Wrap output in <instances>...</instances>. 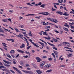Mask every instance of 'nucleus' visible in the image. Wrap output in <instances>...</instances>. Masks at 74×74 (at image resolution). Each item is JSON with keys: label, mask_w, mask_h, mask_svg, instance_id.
<instances>
[{"label": "nucleus", "mask_w": 74, "mask_h": 74, "mask_svg": "<svg viewBox=\"0 0 74 74\" xmlns=\"http://www.w3.org/2000/svg\"><path fill=\"white\" fill-rule=\"evenodd\" d=\"M2 70L3 71H6V70H7V69H2Z\"/></svg>", "instance_id": "54"}, {"label": "nucleus", "mask_w": 74, "mask_h": 74, "mask_svg": "<svg viewBox=\"0 0 74 74\" xmlns=\"http://www.w3.org/2000/svg\"><path fill=\"white\" fill-rule=\"evenodd\" d=\"M43 58L44 59H46L47 58L46 56H44L43 57Z\"/></svg>", "instance_id": "58"}, {"label": "nucleus", "mask_w": 74, "mask_h": 74, "mask_svg": "<svg viewBox=\"0 0 74 74\" xmlns=\"http://www.w3.org/2000/svg\"><path fill=\"white\" fill-rule=\"evenodd\" d=\"M48 60L49 61H52V58L51 57L50 58H49Z\"/></svg>", "instance_id": "42"}, {"label": "nucleus", "mask_w": 74, "mask_h": 74, "mask_svg": "<svg viewBox=\"0 0 74 74\" xmlns=\"http://www.w3.org/2000/svg\"><path fill=\"white\" fill-rule=\"evenodd\" d=\"M53 48L54 49H55V50H58V49L56 47H53Z\"/></svg>", "instance_id": "39"}, {"label": "nucleus", "mask_w": 74, "mask_h": 74, "mask_svg": "<svg viewBox=\"0 0 74 74\" xmlns=\"http://www.w3.org/2000/svg\"><path fill=\"white\" fill-rule=\"evenodd\" d=\"M40 64H42V65H44V64H45V62H42Z\"/></svg>", "instance_id": "51"}, {"label": "nucleus", "mask_w": 74, "mask_h": 74, "mask_svg": "<svg viewBox=\"0 0 74 74\" xmlns=\"http://www.w3.org/2000/svg\"><path fill=\"white\" fill-rule=\"evenodd\" d=\"M17 73H19V74H22V73H21V71L19 70L18 69L17 71Z\"/></svg>", "instance_id": "25"}, {"label": "nucleus", "mask_w": 74, "mask_h": 74, "mask_svg": "<svg viewBox=\"0 0 74 74\" xmlns=\"http://www.w3.org/2000/svg\"><path fill=\"white\" fill-rule=\"evenodd\" d=\"M20 63L21 65V66H23V63L22 61H20Z\"/></svg>", "instance_id": "28"}, {"label": "nucleus", "mask_w": 74, "mask_h": 74, "mask_svg": "<svg viewBox=\"0 0 74 74\" xmlns=\"http://www.w3.org/2000/svg\"><path fill=\"white\" fill-rule=\"evenodd\" d=\"M27 5H31V6H32V5H31L30 4V3H27Z\"/></svg>", "instance_id": "47"}, {"label": "nucleus", "mask_w": 74, "mask_h": 74, "mask_svg": "<svg viewBox=\"0 0 74 74\" xmlns=\"http://www.w3.org/2000/svg\"><path fill=\"white\" fill-rule=\"evenodd\" d=\"M47 42L48 44H49V45H51V46H52V47H55V45L53 44H51V43H49L48 42Z\"/></svg>", "instance_id": "9"}, {"label": "nucleus", "mask_w": 74, "mask_h": 74, "mask_svg": "<svg viewBox=\"0 0 74 74\" xmlns=\"http://www.w3.org/2000/svg\"><path fill=\"white\" fill-rule=\"evenodd\" d=\"M43 65H42V64H40V67L41 68H43Z\"/></svg>", "instance_id": "53"}, {"label": "nucleus", "mask_w": 74, "mask_h": 74, "mask_svg": "<svg viewBox=\"0 0 74 74\" xmlns=\"http://www.w3.org/2000/svg\"><path fill=\"white\" fill-rule=\"evenodd\" d=\"M63 15H65V16H69V14H67V13L66 12H65L63 14Z\"/></svg>", "instance_id": "10"}, {"label": "nucleus", "mask_w": 74, "mask_h": 74, "mask_svg": "<svg viewBox=\"0 0 74 74\" xmlns=\"http://www.w3.org/2000/svg\"><path fill=\"white\" fill-rule=\"evenodd\" d=\"M46 27V29H48V28H50L51 26H49L47 27Z\"/></svg>", "instance_id": "52"}, {"label": "nucleus", "mask_w": 74, "mask_h": 74, "mask_svg": "<svg viewBox=\"0 0 74 74\" xmlns=\"http://www.w3.org/2000/svg\"><path fill=\"white\" fill-rule=\"evenodd\" d=\"M34 46H35L36 47H37V48H39V47L38 46V45H37L35 43H34V44L33 45Z\"/></svg>", "instance_id": "26"}, {"label": "nucleus", "mask_w": 74, "mask_h": 74, "mask_svg": "<svg viewBox=\"0 0 74 74\" xmlns=\"http://www.w3.org/2000/svg\"><path fill=\"white\" fill-rule=\"evenodd\" d=\"M13 69H14V70H16V71L18 70V69H17V68H16V67H13Z\"/></svg>", "instance_id": "36"}, {"label": "nucleus", "mask_w": 74, "mask_h": 74, "mask_svg": "<svg viewBox=\"0 0 74 74\" xmlns=\"http://www.w3.org/2000/svg\"><path fill=\"white\" fill-rule=\"evenodd\" d=\"M38 42L39 43V44H41V45H42L43 47H44V44L43 43H42L40 42Z\"/></svg>", "instance_id": "18"}, {"label": "nucleus", "mask_w": 74, "mask_h": 74, "mask_svg": "<svg viewBox=\"0 0 74 74\" xmlns=\"http://www.w3.org/2000/svg\"><path fill=\"white\" fill-rule=\"evenodd\" d=\"M24 58H28V56H23Z\"/></svg>", "instance_id": "56"}, {"label": "nucleus", "mask_w": 74, "mask_h": 74, "mask_svg": "<svg viewBox=\"0 0 74 74\" xmlns=\"http://www.w3.org/2000/svg\"><path fill=\"white\" fill-rule=\"evenodd\" d=\"M36 72L38 74H41V73H42V72H41V71L38 70H36Z\"/></svg>", "instance_id": "5"}, {"label": "nucleus", "mask_w": 74, "mask_h": 74, "mask_svg": "<svg viewBox=\"0 0 74 74\" xmlns=\"http://www.w3.org/2000/svg\"><path fill=\"white\" fill-rule=\"evenodd\" d=\"M45 15H49V13L47 12H45Z\"/></svg>", "instance_id": "34"}, {"label": "nucleus", "mask_w": 74, "mask_h": 74, "mask_svg": "<svg viewBox=\"0 0 74 74\" xmlns=\"http://www.w3.org/2000/svg\"><path fill=\"white\" fill-rule=\"evenodd\" d=\"M72 55V53L69 54L68 56V58H70Z\"/></svg>", "instance_id": "22"}, {"label": "nucleus", "mask_w": 74, "mask_h": 74, "mask_svg": "<svg viewBox=\"0 0 74 74\" xmlns=\"http://www.w3.org/2000/svg\"><path fill=\"white\" fill-rule=\"evenodd\" d=\"M43 52H46V53H48V52L46 51V50H43Z\"/></svg>", "instance_id": "62"}, {"label": "nucleus", "mask_w": 74, "mask_h": 74, "mask_svg": "<svg viewBox=\"0 0 74 74\" xmlns=\"http://www.w3.org/2000/svg\"><path fill=\"white\" fill-rule=\"evenodd\" d=\"M23 72L25 73H28V74H33V73L32 71H24L23 70H22Z\"/></svg>", "instance_id": "1"}, {"label": "nucleus", "mask_w": 74, "mask_h": 74, "mask_svg": "<svg viewBox=\"0 0 74 74\" xmlns=\"http://www.w3.org/2000/svg\"><path fill=\"white\" fill-rule=\"evenodd\" d=\"M30 15H31V16H34V15H35V14H29L26 15V16H30Z\"/></svg>", "instance_id": "16"}, {"label": "nucleus", "mask_w": 74, "mask_h": 74, "mask_svg": "<svg viewBox=\"0 0 74 74\" xmlns=\"http://www.w3.org/2000/svg\"><path fill=\"white\" fill-rule=\"evenodd\" d=\"M53 52L54 53L55 55H58V52H57V51H54Z\"/></svg>", "instance_id": "17"}, {"label": "nucleus", "mask_w": 74, "mask_h": 74, "mask_svg": "<svg viewBox=\"0 0 74 74\" xmlns=\"http://www.w3.org/2000/svg\"><path fill=\"white\" fill-rule=\"evenodd\" d=\"M36 60H37V62H41L42 60L39 57H36Z\"/></svg>", "instance_id": "3"}, {"label": "nucleus", "mask_w": 74, "mask_h": 74, "mask_svg": "<svg viewBox=\"0 0 74 74\" xmlns=\"http://www.w3.org/2000/svg\"><path fill=\"white\" fill-rule=\"evenodd\" d=\"M29 36H33V35L32 34L31 31H30L29 32Z\"/></svg>", "instance_id": "11"}, {"label": "nucleus", "mask_w": 74, "mask_h": 74, "mask_svg": "<svg viewBox=\"0 0 74 74\" xmlns=\"http://www.w3.org/2000/svg\"><path fill=\"white\" fill-rule=\"evenodd\" d=\"M58 2L59 3H63V0H58Z\"/></svg>", "instance_id": "15"}, {"label": "nucleus", "mask_w": 74, "mask_h": 74, "mask_svg": "<svg viewBox=\"0 0 74 74\" xmlns=\"http://www.w3.org/2000/svg\"><path fill=\"white\" fill-rule=\"evenodd\" d=\"M19 27H21V28H23L24 26L23 25H21L19 26Z\"/></svg>", "instance_id": "32"}, {"label": "nucleus", "mask_w": 74, "mask_h": 74, "mask_svg": "<svg viewBox=\"0 0 74 74\" xmlns=\"http://www.w3.org/2000/svg\"><path fill=\"white\" fill-rule=\"evenodd\" d=\"M51 10H52V11H56V10L55 9L53 8H52Z\"/></svg>", "instance_id": "49"}, {"label": "nucleus", "mask_w": 74, "mask_h": 74, "mask_svg": "<svg viewBox=\"0 0 74 74\" xmlns=\"http://www.w3.org/2000/svg\"><path fill=\"white\" fill-rule=\"evenodd\" d=\"M61 67H65V65H61L60 66Z\"/></svg>", "instance_id": "55"}, {"label": "nucleus", "mask_w": 74, "mask_h": 74, "mask_svg": "<svg viewBox=\"0 0 74 74\" xmlns=\"http://www.w3.org/2000/svg\"><path fill=\"white\" fill-rule=\"evenodd\" d=\"M71 29H74V26H71Z\"/></svg>", "instance_id": "63"}, {"label": "nucleus", "mask_w": 74, "mask_h": 74, "mask_svg": "<svg viewBox=\"0 0 74 74\" xmlns=\"http://www.w3.org/2000/svg\"><path fill=\"white\" fill-rule=\"evenodd\" d=\"M52 71V69L49 70L47 71H46V73H47V72L48 73H49L50 72H51V71Z\"/></svg>", "instance_id": "24"}, {"label": "nucleus", "mask_w": 74, "mask_h": 74, "mask_svg": "<svg viewBox=\"0 0 74 74\" xmlns=\"http://www.w3.org/2000/svg\"><path fill=\"white\" fill-rule=\"evenodd\" d=\"M52 20H53V22H54V23H56V22H58L56 19L52 18Z\"/></svg>", "instance_id": "6"}, {"label": "nucleus", "mask_w": 74, "mask_h": 74, "mask_svg": "<svg viewBox=\"0 0 74 74\" xmlns=\"http://www.w3.org/2000/svg\"><path fill=\"white\" fill-rule=\"evenodd\" d=\"M63 29L64 30H65V31H66V32H69V29H68L67 28L63 27Z\"/></svg>", "instance_id": "7"}, {"label": "nucleus", "mask_w": 74, "mask_h": 74, "mask_svg": "<svg viewBox=\"0 0 74 74\" xmlns=\"http://www.w3.org/2000/svg\"><path fill=\"white\" fill-rule=\"evenodd\" d=\"M44 6L45 5L44 4H42L40 6L41 7H42V8H44Z\"/></svg>", "instance_id": "37"}, {"label": "nucleus", "mask_w": 74, "mask_h": 74, "mask_svg": "<svg viewBox=\"0 0 74 74\" xmlns=\"http://www.w3.org/2000/svg\"><path fill=\"white\" fill-rule=\"evenodd\" d=\"M3 60V62H5V63H7V64H11V62L9 61H6L5 60Z\"/></svg>", "instance_id": "2"}, {"label": "nucleus", "mask_w": 74, "mask_h": 74, "mask_svg": "<svg viewBox=\"0 0 74 74\" xmlns=\"http://www.w3.org/2000/svg\"><path fill=\"white\" fill-rule=\"evenodd\" d=\"M25 53H27V54H29V55H30V53L29 52H27V51H25Z\"/></svg>", "instance_id": "38"}, {"label": "nucleus", "mask_w": 74, "mask_h": 74, "mask_svg": "<svg viewBox=\"0 0 74 74\" xmlns=\"http://www.w3.org/2000/svg\"><path fill=\"white\" fill-rule=\"evenodd\" d=\"M0 66H3V64L1 63V62H0Z\"/></svg>", "instance_id": "64"}, {"label": "nucleus", "mask_w": 74, "mask_h": 74, "mask_svg": "<svg viewBox=\"0 0 74 74\" xmlns=\"http://www.w3.org/2000/svg\"><path fill=\"white\" fill-rule=\"evenodd\" d=\"M25 47V44H23L21 46H20V48H24Z\"/></svg>", "instance_id": "12"}, {"label": "nucleus", "mask_w": 74, "mask_h": 74, "mask_svg": "<svg viewBox=\"0 0 74 74\" xmlns=\"http://www.w3.org/2000/svg\"><path fill=\"white\" fill-rule=\"evenodd\" d=\"M10 41H12V42H14V39H10Z\"/></svg>", "instance_id": "59"}, {"label": "nucleus", "mask_w": 74, "mask_h": 74, "mask_svg": "<svg viewBox=\"0 0 74 74\" xmlns=\"http://www.w3.org/2000/svg\"><path fill=\"white\" fill-rule=\"evenodd\" d=\"M63 43H64V44H66L67 45L69 44V43L66 42H63Z\"/></svg>", "instance_id": "45"}, {"label": "nucleus", "mask_w": 74, "mask_h": 74, "mask_svg": "<svg viewBox=\"0 0 74 74\" xmlns=\"http://www.w3.org/2000/svg\"><path fill=\"white\" fill-rule=\"evenodd\" d=\"M10 65L7 64V65H6V67H10Z\"/></svg>", "instance_id": "57"}, {"label": "nucleus", "mask_w": 74, "mask_h": 74, "mask_svg": "<svg viewBox=\"0 0 74 74\" xmlns=\"http://www.w3.org/2000/svg\"><path fill=\"white\" fill-rule=\"evenodd\" d=\"M2 21L4 22H7V19H2Z\"/></svg>", "instance_id": "23"}, {"label": "nucleus", "mask_w": 74, "mask_h": 74, "mask_svg": "<svg viewBox=\"0 0 74 74\" xmlns=\"http://www.w3.org/2000/svg\"><path fill=\"white\" fill-rule=\"evenodd\" d=\"M50 66H51V65L49 66V65L48 64H47L45 66V67H48V68H49L50 67Z\"/></svg>", "instance_id": "27"}, {"label": "nucleus", "mask_w": 74, "mask_h": 74, "mask_svg": "<svg viewBox=\"0 0 74 74\" xmlns=\"http://www.w3.org/2000/svg\"><path fill=\"white\" fill-rule=\"evenodd\" d=\"M14 29H15L16 31V32H20V31H19L18 30V29H17L16 28V27L14 28Z\"/></svg>", "instance_id": "21"}, {"label": "nucleus", "mask_w": 74, "mask_h": 74, "mask_svg": "<svg viewBox=\"0 0 74 74\" xmlns=\"http://www.w3.org/2000/svg\"><path fill=\"white\" fill-rule=\"evenodd\" d=\"M44 38H45V39H47V40H51V38H50L49 36H48L47 37H44Z\"/></svg>", "instance_id": "13"}, {"label": "nucleus", "mask_w": 74, "mask_h": 74, "mask_svg": "<svg viewBox=\"0 0 74 74\" xmlns=\"http://www.w3.org/2000/svg\"><path fill=\"white\" fill-rule=\"evenodd\" d=\"M56 13H57V14H60V15H62V14H63V13H62V12H60V11H57L56 12Z\"/></svg>", "instance_id": "4"}, {"label": "nucleus", "mask_w": 74, "mask_h": 74, "mask_svg": "<svg viewBox=\"0 0 74 74\" xmlns=\"http://www.w3.org/2000/svg\"><path fill=\"white\" fill-rule=\"evenodd\" d=\"M10 71H11V72H12V73H13V74H15V72H14V71H13L11 69Z\"/></svg>", "instance_id": "41"}, {"label": "nucleus", "mask_w": 74, "mask_h": 74, "mask_svg": "<svg viewBox=\"0 0 74 74\" xmlns=\"http://www.w3.org/2000/svg\"><path fill=\"white\" fill-rule=\"evenodd\" d=\"M31 47H32V46H29L28 47H27V49H30V48H31Z\"/></svg>", "instance_id": "48"}, {"label": "nucleus", "mask_w": 74, "mask_h": 74, "mask_svg": "<svg viewBox=\"0 0 74 74\" xmlns=\"http://www.w3.org/2000/svg\"><path fill=\"white\" fill-rule=\"evenodd\" d=\"M0 32L1 33H4V31L1 29H0Z\"/></svg>", "instance_id": "46"}, {"label": "nucleus", "mask_w": 74, "mask_h": 74, "mask_svg": "<svg viewBox=\"0 0 74 74\" xmlns=\"http://www.w3.org/2000/svg\"><path fill=\"white\" fill-rule=\"evenodd\" d=\"M51 55L53 56V58H55V55L54 54V53H52Z\"/></svg>", "instance_id": "40"}, {"label": "nucleus", "mask_w": 74, "mask_h": 74, "mask_svg": "<svg viewBox=\"0 0 74 74\" xmlns=\"http://www.w3.org/2000/svg\"><path fill=\"white\" fill-rule=\"evenodd\" d=\"M25 41L27 44V47L28 46H29V42H28V41H27V40Z\"/></svg>", "instance_id": "33"}, {"label": "nucleus", "mask_w": 74, "mask_h": 74, "mask_svg": "<svg viewBox=\"0 0 74 74\" xmlns=\"http://www.w3.org/2000/svg\"><path fill=\"white\" fill-rule=\"evenodd\" d=\"M41 5V2H39V3L37 4H35L34 5L37 6V5Z\"/></svg>", "instance_id": "14"}, {"label": "nucleus", "mask_w": 74, "mask_h": 74, "mask_svg": "<svg viewBox=\"0 0 74 74\" xmlns=\"http://www.w3.org/2000/svg\"><path fill=\"white\" fill-rule=\"evenodd\" d=\"M3 48L4 49H5V50L6 51H7V48L6 47H3Z\"/></svg>", "instance_id": "61"}, {"label": "nucleus", "mask_w": 74, "mask_h": 74, "mask_svg": "<svg viewBox=\"0 0 74 74\" xmlns=\"http://www.w3.org/2000/svg\"><path fill=\"white\" fill-rule=\"evenodd\" d=\"M10 12H12V13L13 12H14V11L13 10H9Z\"/></svg>", "instance_id": "43"}, {"label": "nucleus", "mask_w": 74, "mask_h": 74, "mask_svg": "<svg viewBox=\"0 0 74 74\" xmlns=\"http://www.w3.org/2000/svg\"><path fill=\"white\" fill-rule=\"evenodd\" d=\"M14 52L15 51H14V50H12L10 51V53H14Z\"/></svg>", "instance_id": "30"}, {"label": "nucleus", "mask_w": 74, "mask_h": 74, "mask_svg": "<svg viewBox=\"0 0 74 74\" xmlns=\"http://www.w3.org/2000/svg\"><path fill=\"white\" fill-rule=\"evenodd\" d=\"M46 48L47 49H48V50H49L50 49H49V47L48 46H46Z\"/></svg>", "instance_id": "44"}, {"label": "nucleus", "mask_w": 74, "mask_h": 74, "mask_svg": "<svg viewBox=\"0 0 74 74\" xmlns=\"http://www.w3.org/2000/svg\"><path fill=\"white\" fill-rule=\"evenodd\" d=\"M52 40L53 41H54L55 42H58V40L55 38H53L52 39Z\"/></svg>", "instance_id": "19"}, {"label": "nucleus", "mask_w": 74, "mask_h": 74, "mask_svg": "<svg viewBox=\"0 0 74 74\" xmlns=\"http://www.w3.org/2000/svg\"><path fill=\"white\" fill-rule=\"evenodd\" d=\"M29 41H30V42H31V43H32V44L33 45H34V42H32V39H29Z\"/></svg>", "instance_id": "20"}, {"label": "nucleus", "mask_w": 74, "mask_h": 74, "mask_svg": "<svg viewBox=\"0 0 74 74\" xmlns=\"http://www.w3.org/2000/svg\"><path fill=\"white\" fill-rule=\"evenodd\" d=\"M69 24L70 26H72L73 25V23H69Z\"/></svg>", "instance_id": "50"}, {"label": "nucleus", "mask_w": 74, "mask_h": 74, "mask_svg": "<svg viewBox=\"0 0 74 74\" xmlns=\"http://www.w3.org/2000/svg\"><path fill=\"white\" fill-rule=\"evenodd\" d=\"M47 33L46 32H44L43 33V35H45V36H47Z\"/></svg>", "instance_id": "31"}, {"label": "nucleus", "mask_w": 74, "mask_h": 74, "mask_svg": "<svg viewBox=\"0 0 74 74\" xmlns=\"http://www.w3.org/2000/svg\"><path fill=\"white\" fill-rule=\"evenodd\" d=\"M18 52H20V53H24V51H23L22 50H21L19 49L17 50Z\"/></svg>", "instance_id": "8"}, {"label": "nucleus", "mask_w": 74, "mask_h": 74, "mask_svg": "<svg viewBox=\"0 0 74 74\" xmlns=\"http://www.w3.org/2000/svg\"><path fill=\"white\" fill-rule=\"evenodd\" d=\"M6 72H7L8 73H10V71H9L7 69H6Z\"/></svg>", "instance_id": "60"}, {"label": "nucleus", "mask_w": 74, "mask_h": 74, "mask_svg": "<svg viewBox=\"0 0 74 74\" xmlns=\"http://www.w3.org/2000/svg\"><path fill=\"white\" fill-rule=\"evenodd\" d=\"M5 69V68L4 67V66H0V69Z\"/></svg>", "instance_id": "35"}, {"label": "nucleus", "mask_w": 74, "mask_h": 74, "mask_svg": "<svg viewBox=\"0 0 74 74\" xmlns=\"http://www.w3.org/2000/svg\"><path fill=\"white\" fill-rule=\"evenodd\" d=\"M7 56L9 58H11V56H10V55L8 54H7Z\"/></svg>", "instance_id": "29"}]
</instances>
